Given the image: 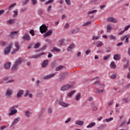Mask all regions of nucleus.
Returning <instances> with one entry per match:
<instances>
[{
  "label": "nucleus",
  "mask_w": 130,
  "mask_h": 130,
  "mask_svg": "<svg viewBox=\"0 0 130 130\" xmlns=\"http://www.w3.org/2000/svg\"><path fill=\"white\" fill-rule=\"evenodd\" d=\"M23 62V58H19L14 62L11 68V71L12 72H16L18 71V69H19V67L21 65V63Z\"/></svg>",
  "instance_id": "1"
},
{
  "label": "nucleus",
  "mask_w": 130,
  "mask_h": 130,
  "mask_svg": "<svg viewBox=\"0 0 130 130\" xmlns=\"http://www.w3.org/2000/svg\"><path fill=\"white\" fill-rule=\"evenodd\" d=\"M107 32H109V31L111 30V25L110 24H109L107 25Z\"/></svg>",
  "instance_id": "49"
},
{
  "label": "nucleus",
  "mask_w": 130,
  "mask_h": 130,
  "mask_svg": "<svg viewBox=\"0 0 130 130\" xmlns=\"http://www.w3.org/2000/svg\"><path fill=\"white\" fill-rule=\"evenodd\" d=\"M29 33L32 36H35V32H34V30H30Z\"/></svg>",
  "instance_id": "51"
},
{
  "label": "nucleus",
  "mask_w": 130,
  "mask_h": 130,
  "mask_svg": "<svg viewBox=\"0 0 130 130\" xmlns=\"http://www.w3.org/2000/svg\"><path fill=\"white\" fill-rule=\"evenodd\" d=\"M95 13H97L96 10H94L92 11H90L87 13L88 15H90V14H95Z\"/></svg>",
  "instance_id": "41"
},
{
  "label": "nucleus",
  "mask_w": 130,
  "mask_h": 130,
  "mask_svg": "<svg viewBox=\"0 0 130 130\" xmlns=\"http://www.w3.org/2000/svg\"><path fill=\"white\" fill-rule=\"evenodd\" d=\"M63 68V67L60 66L56 68V71H60L62 70Z\"/></svg>",
  "instance_id": "44"
},
{
  "label": "nucleus",
  "mask_w": 130,
  "mask_h": 130,
  "mask_svg": "<svg viewBox=\"0 0 130 130\" xmlns=\"http://www.w3.org/2000/svg\"><path fill=\"white\" fill-rule=\"evenodd\" d=\"M38 15H39V16H42V15L43 14V11H42L41 10H39L38 11Z\"/></svg>",
  "instance_id": "48"
},
{
  "label": "nucleus",
  "mask_w": 130,
  "mask_h": 130,
  "mask_svg": "<svg viewBox=\"0 0 130 130\" xmlns=\"http://www.w3.org/2000/svg\"><path fill=\"white\" fill-rule=\"evenodd\" d=\"M113 58L115 60H119L120 59V55L117 54L114 55Z\"/></svg>",
  "instance_id": "20"
},
{
  "label": "nucleus",
  "mask_w": 130,
  "mask_h": 130,
  "mask_svg": "<svg viewBox=\"0 0 130 130\" xmlns=\"http://www.w3.org/2000/svg\"><path fill=\"white\" fill-rule=\"evenodd\" d=\"M115 63L114 61L111 62L110 64L111 69H116V64H115Z\"/></svg>",
  "instance_id": "30"
},
{
  "label": "nucleus",
  "mask_w": 130,
  "mask_h": 130,
  "mask_svg": "<svg viewBox=\"0 0 130 130\" xmlns=\"http://www.w3.org/2000/svg\"><path fill=\"white\" fill-rule=\"evenodd\" d=\"M96 125V123L95 122H91L87 126V128H90V127H93L94 125Z\"/></svg>",
  "instance_id": "34"
},
{
  "label": "nucleus",
  "mask_w": 130,
  "mask_h": 130,
  "mask_svg": "<svg viewBox=\"0 0 130 130\" xmlns=\"http://www.w3.org/2000/svg\"><path fill=\"white\" fill-rule=\"evenodd\" d=\"M112 104H113V100H111L108 103L109 106H111Z\"/></svg>",
  "instance_id": "64"
},
{
  "label": "nucleus",
  "mask_w": 130,
  "mask_h": 130,
  "mask_svg": "<svg viewBox=\"0 0 130 130\" xmlns=\"http://www.w3.org/2000/svg\"><path fill=\"white\" fill-rule=\"evenodd\" d=\"M17 6V3H14L12 4L10 6V7L8 8V10L11 11L13 8H15Z\"/></svg>",
  "instance_id": "31"
},
{
  "label": "nucleus",
  "mask_w": 130,
  "mask_h": 130,
  "mask_svg": "<svg viewBox=\"0 0 130 130\" xmlns=\"http://www.w3.org/2000/svg\"><path fill=\"white\" fill-rule=\"evenodd\" d=\"M95 92L98 94H103V93L104 92V89L100 90L98 88H95Z\"/></svg>",
  "instance_id": "21"
},
{
  "label": "nucleus",
  "mask_w": 130,
  "mask_h": 130,
  "mask_svg": "<svg viewBox=\"0 0 130 130\" xmlns=\"http://www.w3.org/2000/svg\"><path fill=\"white\" fill-rule=\"evenodd\" d=\"M94 85H98L99 86H100V85H101V83L99 81H96L94 82Z\"/></svg>",
  "instance_id": "58"
},
{
  "label": "nucleus",
  "mask_w": 130,
  "mask_h": 130,
  "mask_svg": "<svg viewBox=\"0 0 130 130\" xmlns=\"http://www.w3.org/2000/svg\"><path fill=\"white\" fill-rule=\"evenodd\" d=\"M76 124H77L78 125H80L82 126L84 124V121H80V120H77L75 122Z\"/></svg>",
  "instance_id": "26"
},
{
  "label": "nucleus",
  "mask_w": 130,
  "mask_h": 130,
  "mask_svg": "<svg viewBox=\"0 0 130 130\" xmlns=\"http://www.w3.org/2000/svg\"><path fill=\"white\" fill-rule=\"evenodd\" d=\"M52 6H51V5H50V6L48 7V9H47V11H48V13H50V12H51V9H52Z\"/></svg>",
  "instance_id": "53"
},
{
  "label": "nucleus",
  "mask_w": 130,
  "mask_h": 130,
  "mask_svg": "<svg viewBox=\"0 0 130 130\" xmlns=\"http://www.w3.org/2000/svg\"><path fill=\"white\" fill-rule=\"evenodd\" d=\"M41 44L40 43H37L34 46V48L35 49H37V48H39V47H40Z\"/></svg>",
  "instance_id": "42"
},
{
  "label": "nucleus",
  "mask_w": 130,
  "mask_h": 130,
  "mask_svg": "<svg viewBox=\"0 0 130 130\" xmlns=\"http://www.w3.org/2000/svg\"><path fill=\"white\" fill-rule=\"evenodd\" d=\"M44 54H46L45 52H42L38 54L33 55L32 56H29L28 58H29L30 59H31L32 58H40V57H41V56H42V55Z\"/></svg>",
  "instance_id": "5"
},
{
  "label": "nucleus",
  "mask_w": 130,
  "mask_h": 130,
  "mask_svg": "<svg viewBox=\"0 0 130 130\" xmlns=\"http://www.w3.org/2000/svg\"><path fill=\"white\" fill-rule=\"evenodd\" d=\"M29 93H30V90H26L25 91V93L24 94V97H27L28 95L29 98H32L33 97V94Z\"/></svg>",
  "instance_id": "14"
},
{
  "label": "nucleus",
  "mask_w": 130,
  "mask_h": 130,
  "mask_svg": "<svg viewBox=\"0 0 130 130\" xmlns=\"http://www.w3.org/2000/svg\"><path fill=\"white\" fill-rule=\"evenodd\" d=\"M54 2V0H49L46 3V5H49V4H52Z\"/></svg>",
  "instance_id": "50"
},
{
  "label": "nucleus",
  "mask_w": 130,
  "mask_h": 130,
  "mask_svg": "<svg viewBox=\"0 0 130 130\" xmlns=\"http://www.w3.org/2000/svg\"><path fill=\"white\" fill-rule=\"evenodd\" d=\"M64 41H66V40L64 39L59 40L57 43L58 46H62V45H66Z\"/></svg>",
  "instance_id": "13"
},
{
  "label": "nucleus",
  "mask_w": 130,
  "mask_h": 130,
  "mask_svg": "<svg viewBox=\"0 0 130 130\" xmlns=\"http://www.w3.org/2000/svg\"><path fill=\"white\" fill-rule=\"evenodd\" d=\"M109 38L111 40H115L116 39V37L112 35L110 36Z\"/></svg>",
  "instance_id": "47"
},
{
  "label": "nucleus",
  "mask_w": 130,
  "mask_h": 130,
  "mask_svg": "<svg viewBox=\"0 0 130 130\" xmlns=\"http://www.w3.org/2000/svg\"><path fill=\"white\" fill-rule=\"evenodd\" d=\"M105 120L107 122H109L110 121H112V120H113V117H111V118H109L108 119H106Z\"/></svg>",
  "instance_id": "46"
},
{
  "label": "nucleus",
  "mask_w": 130,
  "mask_h": 130,
  "mask_svg": "<svg viewBox=\"0 0 130 130\" xmlns=\"http://www.w3.org/2000/svg\"><path fill=\"white\" fill-rule=\"evenodd\" d=\"M47 48V45H45L43 47L41 48L40 49L36 51V52H38V51L40 52V51H42L43 50H45V49H46Z\"/></svg>",
  "instance_id": "27"
},
{
  "label": "nucleus",
  "mask_w": 130,
  "mask_h": 130,
  "mask_svg": "<svg viewBox=\"0 0 130 130\" xmlns=\"http://www.w3.org/2000/svg\"><path fill=\"white\" fill-rule=\"evenodd\" d=\"M72 87H73V86L70 84L63 85L61 87L60 91H68V90H70Z\"/></svg>",
  "instance_id": "8"
},
{
  "label": "nucleus",
  "mask_w": 130,
  "mask_h": 130,
  "mask_svg": "<svg viewBox=\"0 0 130 130\" xmlns=\"http://www.w3.org/2000/svg\"><path fill=\"white\" fill-rule=\"evenodd\" d=\"M30 0H24L22 2V6H26L27 4H29Z\"/></svg>",
  "instance_id": "37"
},
{
  "label": "nucleus",
  "mask_w": 130,
  "mask_h": 130,
  "mask_svg": "<svg viewBox=\"0 0 130 130\" xmlns=\"http://www.w3.org/2000/svg\"><path fill=\"white\" fill-rule=\"evenodd\" d=\"M9 25H14L16 23V19H11L7 21Z\"/></svg>",
  "instance_id": "17"
},
{
  "label": "nucleus",
  "mask_w": 130,
  "mask_h": 130,
  "mask_svg": "<svg viewBox=\"0 0 130 130\" xmlns=\"http://www.w3.org/2000/svg\"><path fill=\"white\" fill-rule=\"evenodd\" d=\"M93 108L92 109L93 111H97L98 109H97V107L95 106V105H93Z\"/></svg>",
  "instance_id": "59"
},
{
  "label": "nucleus",
  "mask_w": 130,
  "mask_h": 130,
  "mask_svg": "<svg viewBox=\"0 0 130 130\" xmlns=\"http://www.w3.org/2000/svg\"><path fill=\"white\" fill-rule=\"evenodd\" d=\"M48 30V27L46 26V25L43 24L40 27V32L43 34V33H46Z\"/></svg>",
  "instance_id": "3"
},
{
  "label": "nucleus",
  "mask_w": 130,
  "mask_h": 130,
  "mask_svg": "<svg viewBox=\"0 0 130 130\" xmlns=\"http://www.w3.org/2000/svg\"><path fill=\"white\" fill-rule=\"evenodd\" d=\"M15 46L16 47V49H15L13 51H12V54H15V53H16L17 51H19V50H20V47L19 42H15Z\"/></svg>",
  "instance_id": "7"
},
{
  "label": "nucleus",
  "mask_w": 130,
  "mask_h": 130,
  "mask_svg": "<svg viewBox=\"0 0 130 130\" xmlns=\"http://www.w3.org/2000/svg\"><path fill=\"white\" fill-rule=\"evenodd\" d=\"M67 5H71V0H65Z\"/></svg>",
  "instance_id": "62"
},
{
  "label": "nucleus",
  "mask_w": 130,
  "mask_h": 130,
  "mask_svg": "<svg viewBox=\"0 0 130 130\" xmlns=\"http://www.w3.org/2000/svg\"><path fill=\"white\" fill-rule=\"evenodd\" d=\"M79 31H80V29L79 28H75L69 31V35H74V34H77V33H79Z\"/></svg>",
  "instance_id": "10"
},
{
  "label": "nucleus",
  "mask_w": 130,
  "mask_h": 130,
  "mask_svg": "<svg viewBox=\"0 0 130 130\" xmlns=\"http://www.w3.org/2000/svg\"><path fill=\"white\" fill-rule=\"evenodd\" d=\"M52 34V30H50L44 35V37H47L48 36H51Z\"/></svg>",
  "instance_id": "19"
},
{
  "label": "nucleus",
  "mask_w": 130,
  "mask_h": 130,
  "mask_svg": "<svg viewBox=\"0 0 130 130\" xmlns=\"http://www.w3.org/2000/svg\"><path fill=\"white\" fill-rule=\"evenodd\" d=\"M81 98H82V95H81V93H77L75 96L76 100H77V101H79V100H80Z\"/></svg>",
  "instance_id": "23"
},
{
  "label": "nucleus",
  "mask_w": 130,
  "mask_h": 130,
  "mask_svg": "<svg viewBox=\"0 0 130 130\" xmlns=\"http://www.w3.org/2000/svg\"><path fill=\"white\" fill-rule=\"evenodd\" d=\"M54 76H55V74H49L45 76L43 79V80H49V79H51V78H53Z\"/></svg>",
  "instance_id": "12"
},
{
  "label": "nucleus",
  "mask_w": 130,
  "mask_h": 130,
  "mask_svg": "<svg viewBox=\"0 0 130 130\" xmlns=\"http://www.w3.org/2000/svg\"><path fill=\"white\" fill-rule=\"evenodd\" d=\"M96 45L98 47H100V46H102V45H103V43L101 41H98Z\"/></svg>",
  "instance_id": "38"
},
{
  "label": "nucleus",
  "mask_w": 130,
  "mask_h": 130,
  "mask_svg": "<svg viewBox=\"0 0 130 130\" xmlns=\"http://www.w3.org/2000/svg\"><path fill=\"white\" fill-rule=\"evenodd\" d=\"M61 75L64 79H66L69 77V72H64L63 74H61Z\"/></svg>",
  "instance_id": "25"
},
{
  "label": "nucleus",
  "mask_w": 130,
  "mask_h": 130,
  "mask_svg": "<svg viewBox=\"0 0 130 130\" xmlns=\"http://www.w3.org/2000/svg\"><path fill=\"white\" fill-rule=\"evenodd\" d=\"M11 62H9L5 64L4 67L5 69H10L11 68Z\"/></svg>",
  "instance_id": "29"
},
{
  "label": "nucleus",
  "mask_w": 130,
  "mask_h": 130,
  "mask_svg": "<svg viewBox=\"0 0 130 130\" xmlns=\"http://www.w3.org/2000/svg\"><path fill=\"white\" fill-rule=\"evenodd\" d=\"M59 105H60V106H62V107H68L69 106V104L61 102L59 103Z\"/></svg>",
  "instance_id": "24"
},
{
  "label": "nucleus",
  "mask_w": 130,
  "mask_h": 130,
  "mask_svg": "<svg viewBox=\"0 0 130 130\" xmlns=\"http://www.w3.org/2000/svg\"><path fill=\"white\" fill-rule=\"evenodd\" d=\"M13 48V43H11L5 49L4 54L6 55L9 54L11 52V49Z\"/></svg>",
  "instance_id": "4"
},
{
  "label": "nucleus",
  "mask_w": 130,
  "mask_h": 130,
  "mask_svg": "<svg viewBox=\"0 0 130 130\" xmlns=\"http://www.w3.org/2000/svg\"><path fill=\"white\" fill-rule=\"evenodd\" d=\"M31 114V112H30V111H27L25 112V115L26 116H27V117H29V116H30Z\"/></svg>",
  "instance_id": "45"
},
{
  "label": "nucleus",
  "mask_w": 130,
  "mask_h": 130,
  "mask_svg": "<svg viewBox=\"0 0 130 130\" xmlns=\"http://www.w3.org/2000/svg\"><path fill=\"white\" fill-rule=\"evenodd\" d=\"M3 14H5V10H0V16H2Z\"/></svg>",
  "instance_id": "61"
},
{
  "label": "nucleus",
  "mask_w": 130,
  "mask_h": 130,
  "mask_svg": "<svg viewBox=\"0 0 130 130\" xmlns=\"http://www.w3.org/2000/svg\"><path fill=\"white\" fill-rule=\"evenodd\" d=\"M90 53H91V50H87L85 52V54H86V55H88V54H89Z\"/></svg>",
  "instance_id": "63"
},
{
  "label": "nucleus",
  "mask_w": 130,
  "mask_h": 130,
  "mask_svg": "<svg viewBox=\"0 0 130 130\" xmlns=\"http://www.w3.org/2000/svg\"><path fill=\"white\" fill-rule=\"evenodd\" d=\"M76 92V90H73L70 92H69L68 94V96L69 97V98H72V97H73V95H74V94H75Z\"/></svg>",
  "instance_id": "28"
},
{
  "label": "nucleus",
  "mask_w": 130,
  "mask_h": 130,
  "mask_svg": "<svg viewBox=\"0 0 130 130\" xmlns=\"http://www.w3.org/2000/svg\"><path fill=\"white\" fill-rule=\"evenodd\" d=\"M52 52H53V51H56V52H59L60 51V50L59 49H57V48L54 47L53 49L51 50Z\"/></svg>",
  "instance_id": "36"
},
{
  "label": "nucleus",
  "mask_w": 130,
  "mask_h": 130,
  "mask_svg": "<svg viewBox=\"0 0 130 130\" xmlns=\"http://www.w3.org/2000/svg\"><path fill=\"white\" fill-rule=\"evenodd\" d=\"M69 27H70V24L69 23H67L66 24H65L64 28L65 29H68V28H69Z\"/></svg>",
  "instance_id": "60"
},
{
  "label": "nucleus",
  "mask_w": 130,
  "mask_h": 130,
  "mask_svg": "<svg viewBox=\"0 0 130 130\" xmlns=\"http://www.w3.org/2000/svg\"><path fill=\"white\" fill-rule=\"evenodd\" d=\"M71 120H72V118H68L67 119V120L65 121V123H69V122H70L71 121Z\"/></svg>",
  "instance_id": "57"
},
{
  "label": "nucleus",
  "mask_w": 130,
  "mask_h": 130,
  "mask_svg": "<svg viewBox=\"0 0 130 130\" xmlns=\"http://www.w3.org/2000/svg\"><path fill=\"white\" fill-rule=\"evenodd\" d=\"M74 47H75V44H71L69 46V47L67 49V50L68 51H72V50L74 49Z\"/></svg>",
  "instance_id": "22"
},
{
  "label": "nucleus",
  "mask_w": 130,
  "mask_h": 130,
  "mask_svg": "<svg viewBox=\"0 0 130 130\" xmlns=\"http://www.w3.org/2000/svg\"><path fill=\"white\" fill-rule=\"evenodd\" d=\"M31 3L33 6H35L37 4V0H31Z\"/></svg>",
  "instance_id": "56"
},
{
  "label": "nucleus",
  "mask_w": 130,
  "mask_h": 130,
  "mask_svg": "<svg viewBox=\"0 0 130 130\" xmlns=\"http://www.w3.org/2000/svg\"><path fill=\"white\" fill-rule=\"evenodd\" d=\"M12 95H13V89L8 88L5 92V96L7 98H11Z\"/></svg>",
  "instance_id": "6"
},
{
  "label": "nucleus",
  "mask_w": 130,
  "mask_h": 130,
  "mask_svg": "<svg viewBox=\"0 0 130 130\" xmlns=\"http://www.w3.org/2000/svg\"><path fill=\"white\" fill-rule=\"evenodd\" d=\"M20 120H21V117H18L15 119L11 125V127H14L16 124H17V123H18Z\"/></svg>",
  "instance_id": "9"
},
{
  "label": "nucleus",
  "mask_w": 130,
  "mask_h": 130,
  "mask_svg": "<svg viewBox=\"0 0 130 130\" xmlns=\"http://www.w3.org/2000/svg\"><path fill=\"white\" fill-rule=\"evenodd\" d=\"M92 23V21H87L86 22H85L83 25L82 26H89V25H91V23Z\"/></svg>",
  "instance_id": "33"
},
{
  "label": "nucleus",
  "mask_w": 130,
  "mask_h": 130,
  "mask_svg": "<svg viewBox=\"0 0 130 130\" xmlns=\"http://www.w3.org/2000/svg\"><path fill=\"white\" fill-rule=\"evenodd\" d=\"M19 107V105H15L12 107H11L9 109V116H13V115H15V114H16V113H18V110L16 109V108H18Z\"/></svg>",
  "instance_id": "2"
},
{
  "label": "nucleus",
  "mask_w": 130,
  "mask_h": 130,
  "mask_svg": "<svg viewBox=\"0 0 130 130\" xmlns=\"http://www.w3.org/2000/svg\"><path fill=\"white\" fill-rule=\"evenodd\" d=\"M22 39H23V40L27 41L30 40V35H29L28 34H25L23 37Z\"/></svg>",
  "instance_id": "18"
},
{
  "label": "nucleus",
  "mask_w": 130,
  "mask_h": 130,
  "mask_svg": "<svg viewBox=\"0 0 130 130\" xmlns=\"http://www.w3.org/2000/svg\"><path fill=\"white\" fill-rule=\"evenodd\" d=\"M65 78H64L61 75L60 77L59 78L58 81L59 82H62L63 80H64Z\"/></svg>",
  "instance_id": "54"
},
{
  "label": "nucleus",
  "mask_w": 130,
  "mask_h": 130,
  "mask_svg": "<svg viewBox=\"0 0 130 130\" xmlns=\"http://www.w3.org/2000/svg\"><path fill=\"white\" fill-rule=\"evenodd\" d=\"M23 94H24V90H19L17 93V98H21V97H22V95H23Z\"/></svg>",
  "instance_id": "16"
},
{
  "label": "nucleus",
  "mask_w": 130,
  "mask_h": 130,
  "mask_svg": "<svg viewBox=\"0 0 130 130\" xmlns=\"http://www.w3.org/2000/svg\"><path fill=\"white\" fill-rule=\"evenodd\" d=\"M1 45L2 46H7V45H8V43L6 42H1Z\"/></svg>",
  "instance_id": "52"
},
{
  "label": "nucleus",
  "mask_w": 130,
  "mask_h": 130,
  "mask_svg": "<svg viewBox=\"0 0 130 130\" xmlns=\"http://www.w3.org/2000/svg\"><path fill=\"white\" fill-rule=\"evenodd\" d=\"M100 36H93L92 38V40H98V39H100Z\"/></svg>",
  "instance_id": "43"
},
{
  "label": "nucleus",
  "mask_w": 130,
  "mask_h": 130,
  "mask_svg": "<svg viewBox=\"0 0 130 130\" xmlns=\"http://www.w3.org/2000/svg\"><path fill=\"white\" fill-rule=\"evenodd\" d=\"M111 54H108L107 56L104 57L103 59L104 60H107L108 59H109V58H110L111 56Z\"/></svg>",
  "instance_id": "39"
},
{
  "label": "nucleus",
  "mask_w": 130,
  "mask_h": 130,
  "mask_svg": "<svg viewBox=\"0 0 130 130\" xmlns=\"http://www.w3.org/2000/svg\"><path fill=\"white\" fill-rule=\"evenodd\" d=\"M107 22H111L112 23H117V19L113 17H108L107 18Z\"/></svg>",
  "instance_id": "11"
},
{
  "label": "nucleus",
  "mask_w": 130,
  "mask_h": 130,
  "mask_svg": "<svg viewBox=\"0 0 130 130\" xmlns=\"http://www.w3.org/2000/svg\"><path fill=\"white\" fill-rule=\"evenodd\" d=\"M13 13L14 14L13 15V18H16V17H18V12L17 11H13Z\"/></svg>",
  "instance_id": "40"
},
{
  "label": "nucleus",
  "mask_w": 130,
  "mask_h": 130,
  "mask_svg": "<svg viewBox=\"0 0 130 130\" xmlns=\"http://www.w3.org/2000/svg\"><path fill=\"white\" fill-rule=\"evenodd\" d=\"M48 112L49 115L52 114V112H53V110H52V108H51V107H50L48 109Z\"/></svg>",
  "instance_id": "35"
},
{
  "label": "nucleus",
  "mask_w": 130,
  "mask_h": 130,
  "mask_svg": "<svg viewBox=\"0 0 130 130\" xmlns=\"http://www.w3.org/2000/svg\"><path fill=\"white\" fill-rule=\"evenodd\" d=\"M49 62V61H48V60H46L44 61L42 64V68H43L44 69H45V68H47V67L48 66Z\"/></svg>",
  "instance_id": "15"
},
{
  "label": "nucleus",
  "mask_w": 130,
  "mask_h": 130,
  "mask_svg": "<svg viewBox=\"0 0 130 130\" xmlns=\"http://www.w3.org/2000/svg\"><path fill=\"white\" fill-rule=\"evenodd\" d=\"M105 126H106V125H105V124L101 125L98 127V130H103V129H104V127H105Z\"/></svg>",
  "instance_id": "32"
},
{
  "label": "nucleus",
  "mask_w": 130,
  "mask_h": 130,
  "mask_svg": "<svg viewBox=\"0 0 130 130\" xmlns=\"http://www.w3.org/2000/svg\"><path fill=\"white\" fill-rule=\"evenodd\" d=\"M18 33H19V31H11V35H16V34H18Z\"/></svg>",
  "instance_id": "55"
}]
</instances>
